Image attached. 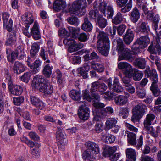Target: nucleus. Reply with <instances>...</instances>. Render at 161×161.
<instances>
[{"mask_svg": "<svg viewBox=\"0 0 161 161\" xmlns=\"http://www.w3.org/2000/svg\"><path fill=\"white\" fill-rule=\"evenodd\" d=\"M98 33L97 46L99 52L105 56H108L109 49V41L108 36L103 31H97Z\"/></svg>", "mask_w": 161, "mask_h": 161, "instance_id": "nucleus-2", "label": "nucleus"}, {"mask_svg": "<svg viewBox=\"0 0 161 161\" xmlns=\"http://www.w3.org/2000/svg\"><path fill=\"white\" fill-rule=\"evenodd\" d=\"M13 23L12 20L11 19H9L8 24H6L5 25H3L4 28H6L9 32L12 31H13L12 28Z\"/></svg>", "mask_w": 161, "mask_h": 161, "instance_id": "nucleus-60", "label": "nucleus"}, {"mask_svg": "<svg viewBox=\"0 0 161 161\" xmlns=\"http://www.w3.org/2000/svg\"><path fill=\"white\" fill-rule=\"evenodd\" d=\"M134 37V34L133 31L130 29H128L124 37V42L127 44H129L133 41Z\"/></svg>", "mask_w": 161, "mask_h": 161, "instance_id": "nucleus-26", "label": "nucleus"}, {"mask_svg": "<svg viewBox=\"0 0 161 161\" xmlns=\"http://www.w3.org/2000/svg\"><path fill=\"white\" fill-rule=\"evenodd\" d=\"M66 3L64 1H62L59 0H55L53 4V8L56 11H59L62 8H66Z\"/></svg>", "mask_w": 161, "mask_h": 161, "instance_id": "nucleus-31", "label": "nucleus"}, {"mask_svg": "<svg viewBox=\"0 0 161 161\" xmlns=\"http://www.w3.org/2000/svg\"><path fill=\"white\" fill-rule=\"evenodd\" d=\"M107 4L105 2H102L100 3L99 9L100 12L103 14L105 13L106 11V7Z\"/></svg>", "mask_w": 161, "mask_h": 161, "instance_id": "nucleus-64", "label": "nucleus"}, {"mask_svg": "<svg viewBox=\"0 0 161 161\" xmlns=\"http://www.w3.org/2000/svg\"><path fill=\"white\" fill-rule=\"evenodd\" d=\"M84 22L81 26V29L86 31H90L92 29V25L90 22L88 20L87 17L84 19Z\"/></svg>", "mask_w": 161, "mask_h": 161, "instance_id": "nucleus-34", "label": "nucleus"}, {"mask_svg": "<svg viewBox=\"0 0 161 161\" xmlns=\"http://www.w3.org/2000/svg\"><path fill=\"white\" fill-rule=\"evenodd\" d=\"M97 21L99 26L102 28H105L107 25V19L102 15L98 16Z\"/></svg>", "mask_w": 161, "mask_h": 161, "instance_id": "nucleus-44", "label": "nucleus"}, {"mask_svg": "<svg viewBox=\"0 0 161 161\" xmlns=\"http://www.w3.org/2000/svg\"><path fill=\"white\" fill-rule=\"evenodd\" d=\"M103 14L108 19L112 18L114 14V10L113 8L111 6H108L106 9L105 13Z\"/></svg>", "mask_w": 161, "mask_h": 161, "instance_id": "nucleus-48", "label": "nucleus"}, {"mask_svg": "<svg viewBox=\"0 0 161 161\" xmlns=\"http://www.w3.org/2000/svg\"><path fill=\"white\" fill-rule=\"evenodd\" d=\"M81 104L79 107L78 114L80 118L83 120H86L88 119L90 111L88 108L86 106L85 103L80 102L79 103Z\"/></svg>", "mask_w": 161, "mask_h": 161, "instance_id": "nucleus-7", "label": "nucleus"}, {"mask_svg": "<svg viewBox=\"0 0 161 161\" xmlns=\"http://www.w3.org/2000/svg\"><path fill=\"white\" fill-rule=\"evenodd\" d=\"M156 116L153 114L149 113L146 115L144 120L143 124L145 128H148L154 120Z\"/></svg>", "mask_w": 161, "mask_h": 161, "instance_id": "nucleus-21", "label": "nucleus"}, {"mask_svg": "<svg viewBox=\"0 0 161 161\" xmlns=\"http://www.w3.org/2000/svg\"><path fill=\"white\" fill-rule=\"evenodd\" d=\"M118 68L120 69H123V73L126 76L131 77L133 74V69L132 66L126 62H121L118 65Z\"/></svg>", "mask_w": 161, "mask_h": 161, "instance_id": "nucleus-6", "label": "nucleus"}, {"mask_svg": "<svg viewBox=\"0 0 161 161\" xmlns=\"http://www.w3.org/2000/svg\"><path fill=\"white\" fill-rule=\"evenodd\" d=\"M117 50L119 53H121L126 48H125L122 40L120 38L117 40Z\"/></svg>", "mask_w": 161, "mask_h": 161, "instance_id": "nucleus-46", "label": "nucleus"}, {"mask_svg": "<svg viewBox=\"0 0 161 161\" xmlns=\"http://www.w3.org/2000/svg\"><path fill=\"white\" fill-rule=\"evenodd\" d=\"M114 96V93L113 92L108 91L103 94L102 97L105 99L110 100Z\"/></svg>", "mask_w": 161, "mask_h": 161, "instance_id": "nucleus-51", "label": "nucleus"}, {"mask_svg": "<svg viewBox=\"0 0 161 161\" xmlns=\"http://www.w3.org/2000/svg\"><path fill=\"white\" fill-rule=\"evenodd\" d=\"M22 20L26 27L29 26L34 20L33 14L30 12L25 13L22 16Z\"/></svg>", "mask_w": 161, "mask_h": 161, "instance_id": "nucleus-15", "label": "nucleus"}, {"mask_svg": "<svg viewBox=\"0 0 161 161\" xmlns=\"http://www.w3.org/2000/svg\"><path fill=\"white\" fill-rule=\"evenodd\" d=\"M137 96L140 98L143 99L146 96V92L145 90L143 89H139L136 93Z\"/></svg>", "mask_w": 161, "mask_h": 161, "instance_id": "nucleus-53", "label": "nucleus"}, {"mask_svg": "<svg viewBox=\"0 0 161 161\" xmlns=\"http://www.w3.org/2000/svg\"><path fill=\"white\" fill-rule=\"evenodd\" d=\"M149 42L148 38L147 36H142L137 40L132 45L133 50L137 51L139 48H144L146 47Z\"/></svg>", "mask_w": 161, "mask_h": 161, "instance_id": "nucleus-8", "label": "nucleus"}, {"mask_svg": "<svg viewBox=\"0 0 161 161\" xmlns=\"http://www.w3.org/2000/svg\"><path fill=\"white\" fill-rule=\"evenodd\" d=\"M145 129L150 134L154 137H157L161 131V128L159 126H157L155 129L152 126H150L148 128Z\"/></svg>", "mask_w": 161, "mask_h": 161, "instance_id": "nucleus-30", "label": "nucleus"}, {"mask_svg": "<svg viewBox=\"0 0 161 161\" xmlns=\"http://www.w3.org/2000/svg\"><path fill=\"white\" fill-rule=\"evenodd\" d=\"M133 56L134 55L131 54L130 50L129 49L126 48L119 55L118 60L120 61L125 60L132 62L133 60L134 57Z\"/></svg>", "mask_w": 161, "mask_h": 161, "instance_id": "nucleus-12", "label": "nucleus"}, {"mask_svg": "<svg viewBox=\"0 0 161 161\" xmlns=\"http://www.w3.org/2000/svg\"><path fill=\"white\" fill-rule=\"evenodd\" d=\"M31 75V74L30 72H26L21 77V80L24 82L27 83L29 81L30 77Z\"/></svg>", "mask_w": 161, "mask_h": 161, "instance_id": "nucleus-57", "label": "nucleus"}, {"mask_svg": "<svg viewBox=\"0 0 161 161\" xmlns=\"http://www.w3.org/2000/svg\"><path fill=\"white\" fill-rule=\"evenodd\" d=\"M68 29L71 34L73 38H78L79 35L80 30V28L69 26L68 27Z\"/></svg>", "mask_w": 161, "mask_h": 161, "instance_id": "nucleus-37", "label": "nucleus"}, {"mask_svg": "<svg viewBox=\"0 0 161 161\" xmlns=\"http://www.w3.org/2000/svg\"><path fill=\"white\" fill-rule=\"evenodd\" d=\"M69 10L70 13L74 14L79 16L83 15V14H81V8L78 0L73 2L71 7L69 8Z\"/></svg>", "mask_w": 161, "mask_h": 161, "instance_id": "nucleus-11", "label": "nucleus"}, {"mask_svg": "<svg viewBox=\"0 0 161 161\" xmlns=\"http://www.w3.org/2000/svg\"><path fill=\"white\" fill-rule=\"evenodd\" d=\"M128 142L132 145H136L137 143L136 135L132 132H129L127 135Z\"/></svg>", "mask_w": 161, "mask_h": 161, "instance_id": "nucleus-35", "label": "nucleus"}, {"mask_svg": "<svg viewBox=\"0 0 161 161\" xmlns=\"http://www.w3.org/2000/svg\"><path fill=\"white\" fill-rule=\"evenodd\" d=\"M91 67L95 70L99 72H102L104 70V67L102 64L98 63L92 62L91 63Z\"/></svg>", "mask_w": 161, "mask_h": 161, "instance_id": "nucleus-40", "label": "nucleus"}, {"mask_svg": "<svg viewBox=\"0 0 161 161\" xmlns=\"http://www.w3.org/2000/svg\"><path fill=\"white\" fill-rule=\"evenodd\" d=\"M114 100L116 105L120 106L125 105L128 101L127 97L126 96L122 95L116 96L114 98Z\"/></svg>", "mask_w": 161, "mask_h": 161, "instance_id": "nucleus-19", "label": "nucleus"}, {"mask_svg": "<svg viewBox=\"0 0 161 161\" xmlns=\"http://www.w3.org/2000/svg\"><path fill=\"white\" fill-rule=\"evenodd\" d=\"M143 76V74L141 71L136 70L134 71L132 76L135 80L138 81L141 79Z\"/></svg>", "mask_w": 161, "mask_h": 161, "instance_id": "nucleus-49", "label": "nucleus"}, {"mask_svg": "<svg viewBox=\"0 0 161 161\" xmlns=\"http://www.w3.org/2000/svg\"><path fill=\"white\" fill-rule=\"evenodd\" d=\"M102 140L107 143H112L115 141V136L113 135H109L107 132L102 133Z\"/></svg>", "mask_w": 161, "mask_h": 161, "instance_id": "nucleus-29", "label": "nucleus"}, {"mask_svg": "<svg viewBox=\"0 0 161 161\" xmlns=\"http://www.w3.org/2000/svg\"><path fill=\"white\" fill-rule=\"evenodd\" d=\"M32 86L36 89H38L45 95L51 94L53 92V85L47 79L41 75H38L34 77Z\"/></svg>", "mask_w": 161, "mask_h": 161, "instance_id": "nucleus-1", "label": "nucleus"}, {"mask_svg": "<svg viewBox=\"0 0 161 161\" xmlns=\"http://www.w3.org/2000/svg\"><path fill=\"white\" fill-rule=\"evenodd\" d=\"M93 114L94 116V119L96 120H99L98 117L103 118L106 117L107 114L105 109L96 108L93 109Z\"/></svg>", "mask_w": 161, "mask_h": 161, "instance_id": "nucleus-24", "label": "nucleus"}, {"mask_svg": "<svg viewBox=\"0 0 161 161\" xmlns=\"http://www.w3.org/2000/svg\"><path fill=\"white\" fill-rule=\"evenodd\" d=\"M146 108L147 107L145 105L140 103L135 106L133 109L132 112L133 113H135L140 117H142Z\"/></svg>", "mask_w": 161, "mask_h": 161, "instance_id": "nucleus-17", "label": "nucleus"}, {"mask_svg": "<svg viewBox=\"0 0 161 161\" xmlns=\"http://www.w3.org/2000/svg\"><path fill=\"white\" fill-rule=\"evenodd\" d=\"M13 69L14 73L19 74L24 71L25 68L21 63L18 61H16L14 65Z\"/></svg>", "mask_w": 161, "mask_h": 161, "instance_id": "nucleus-32", "label": "nucleus"}, {"mask_svg": "<svg viewBox=\"0 0 161 161\" xmlns=\"http://www.w3.org/2000/svg\"><path fill=\"white\" fill-rule=\"evenodd\" d=\"M134 64L136 67L141 69L145 68L146 66V61L143 58L136 59L134 62Z\"/></svg>", "mask_w": 161, "mask_h": 161, "instance_id": "nucleus-43", "label": "nucleus"}, {"mask_svg": "<svg viewBox=\"0 0 161 161\" xmlns=\"http://www.w3.org/2000/svg\"><path fill=\"white\" fill-rule=\"evenodd\" d=\"M126 28V26L124 24H122L119 26L117 29L118 33L119 35H122Z\"/></svg>", "mask_w": 161, "mask_h": 161, "instance_id": "nucleus-59", "label": "nucleus"}, {"mask_svg": "<svg viewBox=\"0 0 161 161\" xmlns=\"http://www.w3.org/2000/svg\"><path fill=\"white\" fill-rule=\"evenodd\" d=\"M145 73L148 77H150L152 81V84L150 89L155 96H158L160 93V91L158 88V79L156 71L154 69L150 70L149 67H147L145 70Z\"/></svg>", "mask_w": 161, "mask_h": 161, "instance_id": "nucleus-3", "label": "nucleus"}, {"mask_svg": "<svg viewBox=\"0 0 161 161\" xmlns=\"http://www.w3.org/2000/svg\"><path fill=\"white\" fill-rule=\"evenodd\" d=\"M31 33L33 38L36 40L39 39L41 37L39 31L38 23L35 21L33 27L31 29Z\"/></svg>", "mask_w": 161, "mask_h": 161, "instance_id": "nucleus-22", "label": "nucleus"}, {"mask_svg": "<svg viewBox=\"0 0 161 161\" xmlns=\"http://www.w3.org/2000/svg\"><path fill=\"white\" fill-rule=\"evenodd\" d=\"M85 146L87 148V150H89L97 154L99 152V148L98 145L94 142L88 141L85 143Z\"/></svg>", "mask_w": 161, "mask_h": 161, "instance_id": "nucleus-20", "label": "nucleus"}, {"mask_svg": "<svg viewBox=\"0 0 161 161\" xmlns=\"http://www.w3.org/2000/svg\"><path fill=\"white\" fill-rule=\"evenodd\" d=\"M31 58H28L27 60V64L31 69V72L32 74H36L37 73L39 70V67L41 66L42 61L40 60H37L35 61L31 65L30 62L31 61Z\"/></svg>", "mask_w": 161, "mask_h": 161, "instance_id": "nucleus-14", "label": "nucleus"}, {"mask_svg": "<svg viewBox=\"0 0 161 161\" xmlns=\"http://www.w3.org/2000/svg\"><path fill=\"white\" fill-rule=\"evenodd\" d=\"M56 138L58 140V147L62 148L65 144L66 139L64 132L61 130L58 129L56 132Z\"/></svg>", "mask_w": 161, "mask_h": 161, "instance_id": "nucleus-13", "label": "nucleus"}, {"mask_svg": "<svg viewBox=\"0 0 161 161\" xmlns=\"http://www.w3.org/2000/svg\"><path fill=\"white\" fill-rule=\"evenodd\" d=\"M123 21V16L122 14L120 12L117 13L112 19V22L115 25L120 23Z\"/></svg>", "mask_w": 161, "mask_h": 161, "instance_id": "nucleus-42", "label": "nucleus"}, {"mask_svg": "<svg viewBox=\"0 0 161 161\" xmlns=\"http://www.w3.org/2000/svg\"><path fill=\"white\" fill-rule=\"evenodd\" d=\"M99 83L98 82L95 81L93 82L92 84L91 91L92 92H96L98 88H99Z\"/></svg>", "mask_w": 161, "mask_h": 161, "instance_id": "nucleus-62", "label": "nucleus"}, {"mask_svg": "<svg viewBox=\"0 0 161 161\" xmlns=\"http://www.w3.org/2000/svg\"><path fill=\"white\" fill-rule=\"evenodd\" d=\"M96 154L89 150H86L83 152L82 157L84 161H93L96 159Z\"/></svg>", "mask_w": 161, "mask_h": 161, "instance_id": "nucleus-16", "label": "nucleus"}, {"mask_svg": "<svg viewBox=\"0 0 161 161\" xmlns=\"http://www.w3.org/2000/svg\"><path fill=\"white\" fill-rule=\"evenodd\" d=\"M119 79L117 77H115L112 84V80L111 78L107 81V85L109 89L112 91L117 93H120L123 91V87L119 85Z\"/></svg>", "mask_w": 161, "mask_h": 161, "instance_id": "nucleus-5", "label": "nucleus"}, {"mask_svg": "<svg viewBox=\"0 0 161 161\" xmlns=\"http://www.w3.org/2000/svg\"><path fill=\"white\" fill-rule=\"evenodd\" d=\"M8 88L12 94L14 95H20L22 92V89L20 86L13 84L12 81L10 77L8 80Z\"/></svg>", "mask_w": 161, "mask_h": 161, "instance_id": "nucleus-10", "label": "nucleus"}, {"mask_svg": "<svg viewBox=\"0 0 161 161\" xmlns=\"http://www.w3.org/2000/svg\"><path fill=\"white\" fill-rule=\"evenodd\" d=\"M50 62V60L47 59L44 62L45 65L44 67L42 73L47 78L50 77L52 72V70L53 69V67L49 64Z\"/></svg>", "mask_w": 161, "mask_h": 161, "instance_id": "nucleus-18", "label": "nucleus"}, {"mask_svg": "<svg viewBox=\"0 0 161 161\" xmlns=\"http://www.w3.org/2000/svg\"><path fill=\"white\" fill-rule=\"evenodd\" d=\"M79 3L81 8L82 13L81 14H83L85 13L86 10L85 8L87 7V4L86 0H78Z\"/></svg>", "mask_w": 161, "mask_h": 161, "instance_id": "nucleus-50", "label": "nucleus"}, {"mask_svg": "<svg viewBox=\"0 0 161 161\" xmlns=\"http://www.w3.org/2000/svg\"><path fill=\"white\" fill-rule=\"evenodd\" d=\"M117 120L114 118H109L106 121L105 125L106 127L108 129H110L114 127L117 123Z\"/></svg>", "mask_w": 161, "mask_h": 161, "instance_id": "nucleus-41", "label": "nucleus"}, {"mask_svg": "<svg viewBox=\"0 0 161 161\" xmlns=\"http://www.w3.org/2000/svg\"><path fill=\"white\" fill-rule=\"evenodd\" d=\"M31 100L32 104L40 110L44 107L43 103L38 98L34 96H31Z\"/></svg>", "mask_w": 161, "mask_h": 161, "instance_id": "nucleus-25", "label": "nucleus"}, {"mask_svg": "<svg viewBox=\"0 0 161 161\" xmlns=\"http://www.w3.org/2000/svg\"><path fill=\"white\" fill-rule=\"evenodd\" d=\"M160 40L159 38H156L154 42H152L149 46L147 50L151 54H160L161 51V48L160 45Z\"/></svg>", "mask_w": 161, "mask_h": 161, "instance_id": "nucleus-9", "label": "nucleus"}, {"mask_svg": "<svg viewBox=\"0 0 161 161\" xmlns=\"http://www.w3.org/2000/svg\"><path fill=\"white\" fill-rule=\"evenodd\" d=\"M68 22L71 25H77L79 23V20L76 17H71L68 19Z\"/></svg>", "mask_w": 161, "mask_h": 161, "instance_id": "nucleus-55", "label": "nucleus"}, {"mask_svg": "<svg viewBox=\"0 0 161 161\" xmlns=\"http://www.w3.org/2000/svg\"><path fill=\"white\" fill-rule=\"evenodd\" d=\"M103 124L101 122L97 123L95 125V130L97 133L101 132L103 129Z\"/></svg>", "mask_w": 161, "mask_h": 161, "instance_id": "nucleus-56", "label": "nucleus"}, {"mask_svg": "<svg viewBox=\"0 0 161 161\" xmlns=\"http://www.w3.org/2000/svg\"><path fill=\"white\" fill-rule=\"evenodd\" d=\"M136 29L138 31L145 33L146 35L149 31V26L144 22L138 23Z\"/></svg>", "mask_w": 161, "mask_h": 161, "instance_id": "nucleus-28", "label": "nucleus"}, {"mask_svg": "<svg viewBox=\"0 0 161 161\" xmlns=\"http://www.w3.org/2000/svg\"><path fill=\"white\" fill-rule=\"evenodd\" d=\"M40 146L39 144L36 145L35 147L31 150V152L32 155L35 158H38L40 155Z\"/></svg>", "mask_w": 161, "mask_h": 161, "instance_id": "nucleus-47", "label": "nucleus"}, {"mask_svg": "<svg viewBox=\"0 0 161 161\" xmlns=\"http://www.w3.org/2000/svg\"><path fill=\"white\" fill-rule=\"evenodd\" d=\"M63 42L65 45L69 46L68 51L70 53H73L77 51L82 48L83 46L82 43H76L75 40L70 37H68L64 39Z\"/></svg>", "mask_w": 161, "mask_h": 161, "instance_id": "nucleus-4", "label": "nucleus"}, {"mask_svg": "<svg viewBox=\"0 0 161 161\" xmlns=\"http://www.w3.org/2000/svg\"><path fill=\"white\" fill-rule=\"evenodd\" d=\"M69 95L70 97L75 101L80 100L81 97L80 92L74 89L70 91Z\"/></svg>", "mask_w": 161, "mask_h": 161, "instance_id": "nucleus-38", "label": "nucleus"}, {"mask_svg": "<svg viewBox=\"0 0 161 161\" xmlns=\"http://www.w3.org/2000/svg\"><path fill=\"white\" fill-rule=\"evenodd\" d=\"M127 157L131 161H135L136 156L135 151L132 148H127L126 150Z\"/></svg>", "mask_w": 161, "mask_h": 161, "instance_id": "nucleus-33", "label": "nucleus"}, {"mask_svg": "<svg viewBox=\"0 0 161 161\" xmlns=\"http://www.w3.org/2000/svg\"><path fill=\"white\" fill-rule=\"evenodd\" d=\"M103 155L105 157L109 158L112 153L116 151L117 147L115 146L111 147L107 146L103 147Z\"/></svg>", "mask_w": 161, "mask_h": 161, "instance_id": "nucleus-23", "label": "nucleus"}, {"mask_svg": "<svg viewBox=\"0 0 161 161\" xmlns=\"http://www.w3.org/2000/svg\"><path fill=\"white\" fill-rule=\"evenodd\" d=\"M40 49V46L37 42H34L31 45L30 54L32 57H34L38 53Z\"/></svg>", "mask_w": 161, "mask_h": 161, "instance_id": "nucleus-36", "label": "nucleus"}, {"mask_svg": "<svg viewBox=\"0 0 161 161\" xmlns=\"http://www.w3.org/2000/svg\"><path fill=\"white\" fill-rule=\"evenodd\" d=\"M89 38V36L88 35L84 33H80L78 37V40L82 42H85L87 41Z\"/></svg>", "mask_w": 161, "mask_h": 161, "instance_id": "nucleus-54", "label": "nucleus"}, {"mask_svg": "<svg viewBox=\"0 0 161 161\" xmlns=\"http://www.w3.org/2000/svg\"><path fill=\"white\" fill-rule=\"evenodd\" d=\"M140 13L136 8H134L131 11L130 16L131 20L134 23H136L140 18Z\"/></svg>", "mask_w": 161, "mask_h": 161, "instance_id": "nucleus-27", "label": "nucleus"}, {"mask_svg": "<svg viewBox=\"0 0 161 161\" xmlns=\"http://www.w3.org/2000/svg\"><path fill=\"white\" fill-rule=\"evenodd\" d=\"M89 66L87 64H85L82 67L78 69V73L81 75L85 74V75L83 76V77L84 78H86L87 77V74H86V73L87 72H88L89 70Z\"/></svg>", "mask_w": 161, "mask_h": 161, "instance_id": "nucleus-39", "label": "nucleus"}, {"mask_svg": "<svg viewBox=\"0 0 161 161\" xmlns=\"http://www.w3.org/2000/svg\"><path fill=\"white\" fill-rule=\"evenodd\" d=\"M120 157V154L117 153L114 154L112 153L109 158L111 161H116L119 159Z\"/></svg>", "mask_w": 161, "mask_h": 161, "instance_id": "nucleus-61", "label": "nucleus"}, {"mask_svg": "<svg viewBox=\"0 0 161 161\" xmlns=\"http://www.w3.org/2000/svg\"><path fill=\"white\" fill-rule=\"evenodd\" d=\"M130 77L125 76L123 78L122 81L125 86H129L131 84L130 83Z\"/></svg>", "mask_w": 161, "mask_h": 161, "instance_id": "nucleus-63", "label": "nucleus"}, {"mask_svg": "<svg viewBox=\"0 0 161 161\" xmlns=\"http://www.w3.org/2000/svg\"><path fill=\"white\" fill-rule=\"evenodd\" d=\"M44 48V47L41 48L40 55L43 60H46L48 58V55L47 53H46L47 51H45Z\"/></svg>", "mask_w": 161, "mask_h": 161, "instance_id": "nucleus-58", "label": "nucleus"}, {"mask_svg": "<svg viewBox=\"0 0 161 161\" xmlns=\"http://www.w3.org/2000/svg\"><path fill=\"white\" fill-rule=\"evenodd\" d=\"M129 111L127 107H120L119 111V115L122 116L124 119H126L128 116Z\"/></svg>", "mask_w": 161, "mask_h": 161, "instance_id": "nucleus-45", "label": "nucleus"}, {"mask_svg": "<svg viewBox=\"0 0 161 161\" xmlns=\"http://www.w3.org/2000/svg\"><path fill=\"white\" fill-rule=\"evenodd\" d=\"M24 100V98L22 96L17 97L13 98V103L16 105L19 106L22 103Z\"/></svg>", "mask_w": 161, "mask_h": 161, "instance_id": "nucleus-52", "label": "nucleus"}]
</instances>
